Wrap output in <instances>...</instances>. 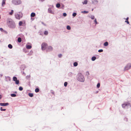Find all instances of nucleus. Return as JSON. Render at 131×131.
<instances>
[{
    "instance_id": "obj_1",
    "label": "nucleus",
    "mask_w": 131,
    "mask_h": 131,
    "mask_svg": "<svg viewBox=\"0 0 131 131\" xmlns=\"http://www.w3.org/2000/svg\"><path fill=\"white\" fill-rule=\"evenodd\" d=\"M78 81L81 82H83L84 81V78L81 73H80L78 74Z\"/></svg>"
},
{
    "instance_id": "obj_2",
    "label": "nucleus",
    "mask_w": 131,
    "mask_h": 131,
    "mask_svg": "<svg viewBox=\"0 0 131 131\" xmlns=\"http://www.w3.org/2000/svg\"><path fill=\"white\" fill-rule=\"evenodd\" d=\"M23 16V14L19 12L15 15V17L17 19L19 20Z\"/></svg>"
},
{
    "instance_id": "obj_3",
    "label": "nucleus",
    "mask_w": 131,
    "mask_h": 131,
    "mask_svg": "<svg viewBox=\"0 0 131 131\" xmlns=\"http://www.w3.org/2000/svg\"><path fill=\"white\" fill-rule=\"evenodd\" d=\"M21 1L20 0H13L12 3L15 5H18L21 3Z\"/></svg>"
},
{
    "instance_id": "obj_4",
    "label": "nucleus",
    "mask_w": 131,
    "mask_h": 131,
    "mask_svg": "<svg viewBox=\"0 0 131 131\" xmlns=\"http://www.w3.org/2000/svg\"><path fill=\"white\" fill-rule=\"evenodd\" d=\"M8 25L10 27H12L13 26H14L15 24L12 21L9 20L8 21Z\"/></svg>"
},
{
    "instance_id": "obj_5",
    "label": "nucleus",
    "mask_w": 131,
    "mask_h": 131,
    "mask_svg": "<svg viewBox=\"0 0 131 131\" xmlns=\"http://www.w3.org/2000/svg\"><path fill=\"white\" fill-rule=\"evenodd\" d=\"M47 46V43L45 42L42 43L41 44V48L42 50H45Z\"/></svg>"
},
{
    "instance_id": "obj_6",
    "label": "nucleus",
    "mask_w": 131,
    "mask_h": 131,
    "mask_svg": "<svg viewBox=\"0 0 131 131\" xmlns=\"http://www.w3.org/2000/svg\"><path fill=\"white\" fill-rule=\"evenodd\" d=\"M129 106L130 107V104L128 102L125 103L124 104L122 105V106L123 108H125L126 106Z\"/></svg>"
},
{
    "instance_id": "obj_7",
    "label": "nucleus",
    "mask_w": 131,
    "mask_h": 131,
    "mask_svg": "<svg viewBox=\"0 0 131 131\" xmlns=\"http://www.w3.org/2000/svg\"><path fill=\"white\" fill-rule=\"evenodd\" d=\"M13 80L14 81H15V83L16 84H19V81L18 80H17V78L16 77H13Z\"/></svg>"
},
{
    "instance_id": "obj_8",
    "label": "nucleus",
    "mask_w": 131,
    "mask_h": 131,
    "mask_svg": "<svg viewBox=\"0 0 131 131\" xmlns=\"http://www.w3.org/2000/svg\"><path fill=\"white\" fill-rule=\"evenodd\" d=\"M131 67V64H128L125 67V70H128Z\"/></svg>"
},
{
    "instance_id": "obj_9",
    "label": "nucleus",
    "mask_w": 131,
    "mask_h": 131,
    "mask_svg": "<svg viewBox=\"0 0 131 131\" xmlns=\"http://www.w3.org/2000/svg\"><path fill=\"white\" fill-rule=\"evenodd\" d=\"M9 105V103H0V105L2 106H6Z\"/></svg>"
},
{
    "instance_id": "obj_10",
    "label": "nucleus",
    "mask_w": 131,
    "mask_h": 131,
    "mask_svg": "<svg viewBox=\"0 0 131 131\" xmlns=\"http://www.w3.org/2000/svg\"><path fill=\"white\" fill-rule=\"evenodd\" d=\"M32 47L29 45H27L26 46V48L28 49H30Z\"/></svg>"
},
{
    "instance_id": "obj_11",
    "label": "nucleus",
    "mask_w": 131,
    "mask_h": 131,
    "mask_svg": "<svg viewBox=\"0 0 131 131\" xmlns=\"http://www.w3.org/2000/svg\"><path fill=\"white\" fill-rule=\"evenodd\" d=\"M6 0H3L2 3V6H4V5L5 4V2Z\"/></svg>"
},
{
    "instance_id": "obj_12",
    "label": "nucleus",
    "mask_w": 131,
    "mask_h": 131,
    "mask_svg": "<svg viewBox=\"0 0 131 131\" xmlns=\"http://www.w3.org/2000/svg\"><path fill=\"white\" fill-rule=\"evenodd\" d=\"M36 15L34 13H32L31 14L30 16L31 17H34Z\"/></svg>"
},
{
    "instance_id": "obj_13",
    "label": "nucleus",
    "mask_w": 131,
    "mask_h": 131,
    "mask_svg": "<svg viewBox=\"0 0 131 131\" xmlns=\"http://www.w3.org/2000/svg\"><path fill=\"white\" fill-rule=\"evenodd\" d=\"M48 11L49 13H52V14H53V12L52 11L51 9L50 8H49L48 9Z\"/></svg>"
},
{
    "instance_id": "obj_14",
    "label": "nucleus",
    "mask_w": 131,
    "mask_h": 131,
    "mask_svg": "<svg viewBox=\"0 0 131 131\" xmlns=\"http://www.w3.org/2000/svg\"><path fill=\"white\" fill-rule=\"evenodd\" d=\"M28 95L30 97H33L34 96L33 94L32 93H29Z\"/></svg>"
},
{
    "instance_id": "obj_15",
    "label": "nucleus",
    "mask_w": 131,
    "mask_h": 131,
    "mask_svg": "<svg viewBox=\"0 0 131 131\" xmlns=\"http://www.w3.org/2000/svg\"><path fill=\"white\" fill-rule=\"evenodd\" d=\"M83 4H86L88 3V1L87 0H85L83 2H82Z\"/></svg>"
},
{
    "instance_id": "obj_16",
    "label": "nucleus",
    "mask_w": 131,
    "mask_h": 131,
    "mask_svg": "<svg viewBox=\"0 0 131 131\" xmlns=\"http://www.w3.org/2000/svg\"><path fill=\"white\" fill-rule=\"evenodd\" d=\"M52 47L51 46H49L48 48V51L52 50Z\"/></svg>"
},
{
    "instance_id": "obj_17",
    "label": "nucleus",
    "mask_w": 131,
    "mask_h": 131,
    "mask_svg": "<svg viewBox=\"0 0 131 131\" xmlns=\"http://www.w3.org/2000/svg\"><path fill=\"white\" fill-rule=\"evenodd\" d=\"M129 19V18L128 17H127L126 18V20L125 21V22H126L127 23V24H129V22L128 21V19Z\"/></svg>"
},
{
    "instance_id": "obj_18",
    "label": "nucleus",
    "mask_w": 131,
    "mask_h": 131,
    "mask_svg": "<svg viewBox=\"0 0 131 131\" xmlns=\"http://www.w3.org/2000/svg\"><path fill=\"white\" fill-rule=\"evenodd\" d=\"M8 47L10 49H12L13 48L12 46L10 44H9L8 45Z\"/></svg>"
},
{
    "instance_id": "obj_19",
    "label": "nucleus",
    "mask_w": 131,
    "mask_h": 131,
    "mask_svg": "<svg viewBox=\"0 0 131 131\" xmlns=\"http://www.w3.org/2000/svg\"><path fill=\"white\" fill-rule=\"evenodd\" d=\"M18 41L19 42H20L21 41V38L19 37L18 39Z\"/></svg>"
},
{
    "instance_id": "obj_20",
    "label": "nucleus",
    "mask_w": 131,
    "mask_h": 131,
    "mask_svg": "<svg viewBox=\"0 0 131 131\" xmlns=\"http://www.w3.org/2000/svg\"><path fill=\"white\" fill-rule=\"evenodd\" d=\"M108 45V42H106L104 43V46H106Z\"/></svg>"
},
{
    "instance_id": "obj_21",
    "label": "nucleus",
    "mask_w": 131,
    "mask_h": 131,
    "mask_svg": "<svg viewBox=\"0 0 131 131\" xmlns=\"http://www.w3.org/2000/svg\"><path fill=\"white\" fill-rule=\"evenodd\" d=\"M35 92H36L37 93V92H38L39 91V90L38 88H36L35 89Z\"/></svg>"
},
{
    "instance_id": "obj_22",
    "label": "nucleus",
    "mask_w": 131,
    "mask_h": 131,
    "mask_svg": "<svg viewBox=\"0 0 131 131\" xmlns=\"http://www.w3.org/2000/svg\"><path fill=\"white\" fill-rule=\"evenodd\" d=\"M96 59V57H93L92 58V60L94 61Z\"/></svg>"
},
{
    "instance_id": "obj_23",
    "label": "nucleus",
    "mask_w": 131,
    "mask_h": 131,
    "mask_svg": "<svg viewBox=\"0 0 131 131\" xmlns=\"http://www.w3.org/2000/svg\"><path fill=\"white\" fill-rule=\"evenodd\" d=\"M10 95L12 97H15L16 96V95L14 94H11Z\"/></svg>"
},
{
    "instance_id": "obj_24",
    "label": "nucleus",
    "mask_w": 131,
    "mask_h": 131,
    "mask_svg": "<svg viewBox=\"0 0 131 131\" xmlns=\"http://www.w3.org/2000/svg\"><path fill=\"white\" fill-rule=\"evenodd\" d=\"M67 28L68 30H70L71 29V27L69 26H67Z\"/></svg>"
},
{
    "instance_id": "obj_25",
    "label": "nucleus",
    "mask_w": 131,
    "mask_h": 131,
    "mask_svg": "<svg viewBox=\"0 0 131 131\" xmlns=\"http://www.w3.org/2000/svg\"><path fill=\"white\" fill-rule=\"evenodd\" d=\"M73 65L75 67L77 66L78 65V63L77 62H75L74 63Z\"/></svg>"
},
{
    "instance_id": "obj_26",
    "label": "nucleus",
    "mask_w": 131,
    "mask_h": 131,
    "mask_svg": "<svg viewBox=\"0 0 131 131\" xmlns=\"http://www.w3.org/2000/svg\"><path fill=\"white\" fill-rule=\"evenodd\" d=\"M13 13L14 11L13 10H12L11 12L9 13V14L10 15H11L13 14Z\"/></svg>"
},
{
    "instance_id": "obj_27",
    "label": "nucleus",
    "mask_w": 131,
    "mask_h": 131,
    "mask_svg": "<svg viewBox=\"0 0 131 131\" xmlns=\"http://www.w3.org/2000/svg\"><path fill=\"white\" fill-rule=\"evenodd\" d=\"M60 4L59 3H58V4H57L56 5V7L57 8H59L60 7Z\"/></svg>"
},
{
    "instance_id": "obj_28",
    "label": "nucleus",
    "mask_w": 131,
    "mask_h": 131,
    "mask_svg": "<svg viewBox=\"0 0 131 131\" xmlns=\"http://www.w3.org/2000/svg\"><path fill=\"white\" fill-rule=\"evenodd\" d=\"M44 34L46 35H47L48 34V31H45L44 32Z\"/></svg>"
},
{
    "instance_id": "obj_29",
    "label": "nucleus",
    "mask_w": 131,
    "mask_h": 131,
    "mask_svg": "<svg viewBox=\"0 0 131 131\" xmlns=\"http://www.w3.org/2000/svg\"><path fill=\"white\" fill-rule=\"evenodd\" d=\"M23 24V22L21 21H20L19 23V25L20 26H21Z\"/></svg>"
},
{
    "instance_id": "obj_30",
    "label": "nucleus",
    "mask_w": 131,
    "mask_h": 131,
    "mask_svg": "<svg viewBox=\"0 0 131 131\" xmlns=\"http://www.w3.org/2000/svg\"><path fill=\"white\" fill-rule=\"evenodd\" d=\"M23 88L21 86L19 88V90L20 91H22L23 90Z\"/></svg>"
},
{
    "instance_id": "obj_31",
    "label": "nucleus",
    "mask_w": 131,
    "mask_h": 131,
    "mask_svg": "<svg viewBox=\"0 0 131 131\" xmlns=\"http://www.w3.org/2000/svg\"><path fill=\"white\" fill-rule=\"evenodd\" d=\"M0 110L1 111H5L6 110V109H3L2 107H1Z\"/></svg>"
},
{
    "instance_id": "obj_32",
    "label": "nucleus",
    "mask_w": 131,
    "mask_h": 131,
    "mask_svg": "<svg viewBox=\"0 0 131 131\" xmlns=\"http://www.w3.org/2000/svg\"><path fill=\"white\" fill-rule=\"evenodd\" d=\"M77 15V13H74L73 14V17H75Z\"/></svg>"
},
{
    "instance_id": "obj_33",
    "label": "nucleus",
    "mask_w": 131,
    "mask_h": 131,
    "mask_svg": "<svg viewBox=\"0 0 131 131\" xmlns=\"http://www.w3.org/2000/svg\"><path fill=\"white\" fill-rule=\"evenodd\" d=\"M67 85V82H65L64 83V85L65 86H66Z\"/></svg>"
},
{
    "instance_id": "obj_34",
    "label": "nucleus",
    "mask_w": 131,
    "mask_h": 131,
    "mask_svg": "<svg viewBox=\"0 0 131 131\" xmlns=\"http://www.w3.org/2000/svg\"><path fill=\"white\" fill-rule=\"evenodd\" d=\"M94 16H91V18L92 19H94Z\"/></svg>"
},
{
    "instance_id": "obj_35",
    "label": "nucleus",
    "mask_w": 131,
    "mask_h": 131,
    "mask_svg": "<svg viewBox=\"0 0 131 131\" xmlns=\"http://www.w3.org/2000/svg\"><path fill=\"white\" fill-rule=\"evenodd\" d=\"M100 84L99 83H98L97 85V88H99L100 86Z\"/></svg>"
},
{
    "instance_id": "obj_36",
    "label": "nucleus",
    "mask_w": 131,
    "mask_h": 131,
    "mask_svg": "<svg viewBox=\"0 0 131 131\" xmlns=\"http://www.w3.org/2000/svg\"><path fill=\"white\" fill-rule=\"evenodd\" d=\"M103 50L102 49H100L98 50V52H102L103 51Z\"/></svg>"
},
{
    "instance_id": "obj_37",
    "label": "nucleus",
    "mask_w": 131,
    "mask_h": 131,
    "mask_svg": "<svg viewBox=\"0 0 131 131\" xmlns=\"http://www.w3.org/2000/svg\"><path fill=\"white\" fill-rule=\"evenodd\" d=\"M94 22L96 24H97V22L96 21V19H95L94 20Z\"/></svg>"
},
{
    "instance_id": "obj_38",
    "label": "nucleus",
    "mask_w": 131,
    "mask_h": 131,
    "mask_svg": "<svg viewBox=\"0 0 131 131\" xmlns=\"http://www.w3.org/2000/svg\"><path fill=\"white\" fill-rule=\"evenodd\" d=\"M63 15L64 16H67V14L65 13H64Z\"/></svg>"
},
{
    "instance_id": "obj_39",
    "label": "nucleus",
    "mask_w": 131,
    "mask_h": 131,
    "mask_svg": "<svg viewBox=\"0 0 131 131\" xmlns=\"http://www.w3.org/2000/svg\"><path fill=\"white\" fill-rule=\"evenodd\" d=\"M62 56V55L61 54H60L58 55V57L59 58H61Z\"/></svg>"
},
{
    "instance_id": "obj_40",
    "label": "nucleus",
    "mask_w": 131,
    "mask_h": 131,
    "mask_svg": "<svg viewBox=\"0 0 131 131\" xmlns=\"http://www.w3.org/2000/svg\"><path fill=\"white\" fill-rule=\"evenodd\" d=\"M84 13H88V12H87V11H84Z\"/></svg>"
},
{
    "instance_id": "obj_41",
    "label": "nucleus",
    "mask_w": 131,
    "mask_h": 131,
    "mask_svg": "<svg viewBox=\"0 0 131 131\" xmlns=\"http://www.w3.org/2000/svg\"><path fill=\"white\" fill-rule=\"evenodd\" d=\"M0 30H1V31H2V30H3V29H2V28H0Z\"/></svg>"
},
{
    "instance_id": "obj_42",
    "label": "nucleus",
    "mask_w": 131,
    "mask_h": 131,
    "mask_svg": "<svg viewBox=\"0 0 131 131\" xmlns=\"http://www.w3.org/2000/svg\"><path fill=\"white\" fill-rule=\"evenodd\" d=\"M2 97V95L0 94V99H1Z\"/></svg>"
},
{
    "instance_id": "obj_43",
    "label": "nucleus",
    "mask_w": 131,
    "mask_h": 131,
    "mask_svg": "<svg viewBox=\"0 0 131 131\" xmlns=\"http://www.w3.org/2000/svg\"><path fill=\"white\" fill-rule=\"evenodd\" d=\"M125 119H126V121H127V118H125Z\"/></svg>"
}]
</instances>
